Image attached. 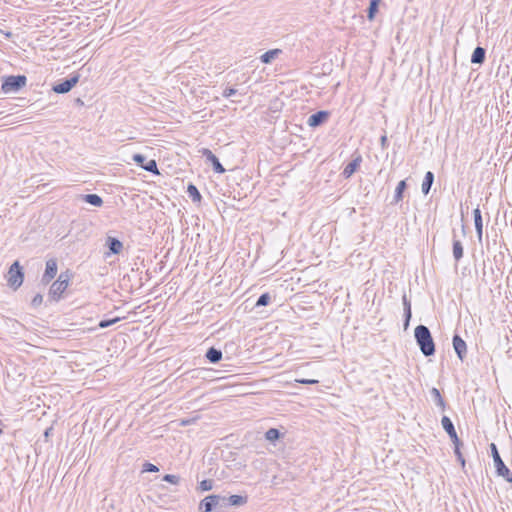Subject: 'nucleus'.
Here are the masks:
<instances>
[{
    "label": "nucleus",
    "instance_id": "obj_1",
    "mask_svg": "<svg viewBox=\"0 0 512 512\" xmlns=\"http://www.w3.org/2000/svg\"><path fill=\"white\" fill-rule=\"evenodd\" d=\"M414 337L420 351L426 357L435 354V343L429 328L425 325H418L414 330Z\"/></svg>",
    "mask_w": 512,
    "mask_h": 512
},
{
    "label": "nucleus",
    "instance_id": "obj_2",
    "mask_svg": "<svg viewBox=\"0 0 512 512\" xmlns=\"http://www.w3.org/2000/svg\"><path fill=\"white\" fill-rule=\"evenodd\" d=\"M70 278L71 274L69 270L60 273L58 279L52 283L49 289L48 295L52 300L58 301L61 298L62 294L65 292L69 285Z\"/></svg>",
    "mask_w": 512,
    "mask_h": 512
},
{
    "label": "nucleus",
    "instance_id": "obj_3",
    "mask_svg": "<svg viewBox=\"0 0 512 512\" xmlns=\"http://www.w3.org/2000/svg\"><path fill=\"white\" fill-rule=\"evenodd\" d=\"M198 509L201 512H222L224 509L223 495L211 494L202 499Z\"/></svg>",
    "mask_w": 512,
    "mask_h": 512
},
{
    "label": "nucleus",
    "instance_id": "obj_4",
    "mask_svg": "<svg viewBox=\"0 0 512 512\" xmlns=\"http://www.w3.org/2000/svg\"><path fill=\"white\" fill-rule=\"evenodd\" d=\"M25 75H11L3 79L1 89L4 93L17 92L26 85Z\"/></svg>",
    "mask_w": 512,
    "mask_h": 512
},
{
    "label": "nucleus",
    "instance_id": "obj_5",
    "mask_svg": "<svg viewBox=\"0 0 512 512\" xmlns=\"http://www.w3.org/2000/svg\"><path fill=\"white\" fill-rule=\"evenodd\" d=\"M24 279L23 268L20 266L18 261H15L9 268L7 275L8 285L14 290L18 289Z\"/></svg>",
    "mask_w": 512,
    "mask_h": 512
},
{
    "label": "nucleus",
    "instance_id": "obj_6",
    "mask_svg": "<svg viewBox=\"0 0 512 512\" xmlns=\"http://www.w3.org/2000/svg\"><path fill=\"white\" fill-rule=\"evenodd\" d=\"M80 75L73 74L70 78L64 79L59 83H56L52 87V91L57 94H65L72 90V88L79 82Z\"/></svg>",
    "mask_w": 512,
    "mask_h": 512
},
{
    "label": "nucleus",
    "instance_id": "obj_7",
    "mask_svg": "<svg viewBox=\"0 0 512 512\" xmlns=\"http://www.w3.org/2000/svg\"><path fill=\"white\" fill-rule=\"evenodd\" d=\"M201 152L206 161L212 165L215 173L223 174L226 171L223 165L220 163L218 157L211 150L208 148H203Z\"/></svg>",
    "mask_w": 512,
    "mask_h": 512
},
{
    "label": "nucleus",
    "instance_id": "obj_8",
    "mask_svg": "<svg viewBox=\"0 0 512 512\" xmlns=\"http://www.w3.org/2000/svg\"><path fill=\"white\" fill-rule=\"evenodd\" d=\"M57 261L56 259H49L46 261V267L42 276L41 282L47 285L57 274Z\"/></svg>",
    "mask_w": 512,
    "mask_h": 512
},
{
    "label": "nucleus",
    "instance_id": "obj_9",
    "mask_svg": "<svg viewBox=\"0 0 512 512\" xmlns=\"http://www.w3.org/2000/svg\"><path fill=\"white\" fill-rule=\"evenodd\" d=\"M330 113L325 110L317 111L316 113L309 116L307 124L310 127L316 128L323 125L329 118Z\"/></svg>",
    "mask_w": 512,
    "mask_h": 512
},
{
    "label": "nucleus",
    "instance_id": "obj_10",
    "mask_svg": "<svg viewBox=\"0 0 512 512\" xmlns=\"http://www.w3.org/2000/svg\"><path fill=\"white\" fill-rule=\"evenodd\" d=\"M453 348L458 358L463 361L467 354V345L466 342L461 338L460 335L454 334L452 339Z\"/></svg>",
    "mask_w": 512,
    "mask_h": 512
},
{
    "label": "nucleus",
    "instance_id": "obj_11",
    "mask_svg": "<svg viewBox=\"0 0 512 512\" xmlns=\"http://www.w3.org/2000/svg\"><path fill=\"white\" fill-rule=\"evenodd\" d=\"M105 246L109 249L108 254L119 255L123 250V243L115 237L107 236Z\"/></svg>",
    "mask_w": 512,
    "mask_h": 512
},
{
    "label": "nucleus",
    "instance_id": "obj_12",
    "mask_svg": "<svg viewBox=\"0 0 512 512\" xmlns=\"http://www.w3.org/2000/svg\"><path fill=\"white\" fill-rule=\"evenodd\" d=\"M402 304H403V311H404L403 327H404V330H407L410 325V320L412 318V308H411V301L408 299V297L405 293L402 296Z\"/></svg>",
    "mask_w": 512,
    "mask_h": 512
},
{
    "label": "nucleus",
    "instance_id": "obj_13",
    "mask_svg": "<svg viewBox=\"0 0 512 512\" xmlns=\"http://www.w3.org/2000/svg\"><path fill=\"white\" fill-rule=\"evenodd\" d=\"M247 500V496L242 495L223 496L224 508L229 506H242L247 503Z\"/></svg>",
    "mask_w": 512,
    "mask_h": 512
},
{
    "label": "nucleus",
    "instance_id": "obj_14",
    "mask_svg": "<svg viewBox=\"0 0 512 512\" xmlns=\"http://www.w3.org/2000/svg\"><path fill=\"white\" fill-rule=\"evenodd\" d=\"M362 162L361 155H357L351 162H349L346 167L344 168L342 175L344 178H350L356 170L359 168L360 164Z\"/></svg>",
    "mask_w": 512,
    "mask_h": 512
},
{
    "label": "nucleus",
    "instance_id": "obj_15",
    "mask_svg": "<svg viewBox=\"0 0 512 512\" xmlns=\"http://www.w3.org/2000/svg\"><path fill=\"white\" fill-rule=\"evenodd\" d=\"M473 217H474V225H475L477 238H478V241L481 242L482 235H483V220H482L481 210L479 209V207H477L473 210Z\"/></svg>",
    "mask_w": 512,
    "mask_h": 512
},
{
    "label": "nucleus",
    "instance_id": "obj_16",
    "mask_svg": "<svg viewBox=\"0 0 512 512\" xmlns=\"http://www.w3.org/2000/svg\"><path fill=\"white\" fill-rule=\"evenodd\" d=\"M407 187L408 185L406 180H401L397 184L391 204H398L403 200L404 192L406 191Z\"/></svg>",
    "mask_w": 512,
    "mask_h": 512
},
{
    "label": "nucleus",
    "instance_id": "obj_17",
    "mask_svg": "<svg viewBox=\"0 0 512 512\" xmlns=\"http://www.w3.org/2000/svg\"><path fill=\"white\" fill-rule=\"evenodd\" d=\"M485 58L486 50L481 46H477L471 55V63L481 65L484 63Z\"/></svg>",
    "mask_w": 512,
    "mask_h": 512
},
{
    "label": "nucleus",
    "instance_id": "obj_18",
    "mask_svg": "<svg viewBox=\"0 0 512 512\" xmlns=\"http://www.w3.org/2000/svg\"><path fill=\"white\" fill-rule=\"evenodd\" d=\"M430 396H431L433 402L435 403V405L437 407H439L442 411H445L446 403H445L439 389H437L436 387H432L430 389Z\"/></svg>",
    "mask_w": 512,
    "mask_h": 512
},
{
    "label": "nucleus",
    "instance_id": "obj_19",
    "mask_svg": "<svg viewBox=\"0 0 512 512\" xmlns=\"http://www.w3.org/2000/svg\"><path fill=\"white\" fill-rule=\"evenodd\" d=\"M433 182H434V173L431 171H427L424 176L422 185H421V190L424 195L429 194L431 187L433 185Z\"/></svg>",
    "mask_w": 512,
    "mask_h": 512
},
{
    "label": "nucleus",
    "instance_id": "obj_20",
    "mask_svg": "<svg viewBox=\"0 0 512 512\" xmlns=\"http://www.w3.org/2000/svg\"><path fill=\"white\" fill-rule=\"evenodd\" d=\"M205 357L210 363H218L222 359V351L215 347H210L206 351Z\"/></svg>",
    "mask_w": 512,
    "mask_h": 512
},
{
    "label": "nucleus",
    "instance_id": "obj_21",
    "mask_svg": "<svg viewBox=\"0 0 512 512\" xmlns=\"http://www.w3.org/2000/svg\"><path fill=\"white\" fill-rule=\"evenodd\" d=\"M282 53L281 49H271L266 51L260 56V60L264 64H270L274 59H276Z\"/></svg>",
    "mask_w": 512,
    "mask_h": 512
},
{
    "label": "nucleus",
    "instance_id": "obj_22",
    "mask_svg": "<svg viewBox=\"0 0 512 512\" xmlns=\"http://www.w3.org/2000/svg\"><path fill=\"white\" fill-rule=\"evenodd\" d=\"M81 199L95 207H101L103 205V199L97 194H84L81 195Z\"/></svg>",
    "mask_w": 512,
    "mask_h": 512
},
{
    "label": "nucleus",
    "instance_id": "obj_23",
    "mask_svg": "<svg viewBox=\"0 0 512 512\" xmlns=\"http://www.w3.org/2000/svg\"><path fill=\"white\" fill-rule=\"evenodd\" d=\"M381 0H370L369 7L367 9V18L369 21H373L379 10V4Z\"/></svg>",
    "mask_w": 512,
    "mask_h": 512
},
{
    "label": "nucleus",
    "instance_id": "obj_24",
    "mask_svg": "<svg viewBox=\"0 0 512 512\" xmlns=\"http://www.w3.org/2000/svg\"><path fill=\"white\" fill-rule=\"evenodd\" d=\"M453 257L458 262L464 254L463 245L460 240L453 239Z\"/></svg>",
    "mask_w": 512,
    "mask_h": 512
},
{
    "label": "nucleus",
    "instance_id": "obj_25",
    "mask_svg": "<svg viewBox=\"0 0 512 512\" xmlns=\"http://www.w3.org/2000/svg\"><path fill=\"white\" fill-rule=\"evenodd\" d=\"M187 193H188L189 197L192 199V201L195 203L200 202L202 199V196H201L198 188L192 183L188 184Z\"/></svg>",
    "mask_w": 512,
    "mask_h": 512
},
{
    "label": "nucleus",
    "instance_id": "obj_26",
    "mask_svg": "<svg viewBox=\"0 0 512 512\" xmlns=\"http://www.w3.org/2000/svg\"><path fill=\"white\" fill-rule=\"evenodd\" d=\"M283 436H284V434L281 433L280 430L277 429V428H269L265 432V439L270 441V442H275V441L279 440Z\"/></svg>",
    "mask_w": 512,
    "mask_h": 512
},
{
    "label": "nucleus",
    "instance_id": "obj_27",
    "mask_svg": "<svg viewBox=\"0 0 512 512\" xmlns=\"http://www.w3.org/2000/svg\"><path fill=\"white\" fill-rule=\"evenodd\" d=\"M441 425L447 434L454 432L455 427L452 420L448 416H443L441 419Z\"/></svg>",
    "mask_w": 512,
    "mask_h": 512
},
{
    "label": "nucleus",
    "instance_id": "obj_28",
    "mask_svg": "<svg viewBox=\"0 0 512 512\" xmlns=\"http://www.w3.org/2000/svg\"><path fill=\"white\" fill-rule=\"evenodd\" d=\"M142 168L150 173L159 174L157 163L153 159L147 161L145 165H142Z\"/></svg>",
    "mask_w": 512,
    "mask_h": 512
},
{
    "label": "nucleus",
    "instance_id": "obj_29",
    "mask_svg": "<svg viewBox=\"0 0 512 512\" xmlns=\"http://www.w3.org/2000/svg\"><path fill=\"white\" fill-rule=\"evenodd\" d=\"M271 301V296L269 293H263L259 296L256 301L255 307L267 306Z\"/></svg>",
    "mask_w": 512,
    "mask_h": 512
},
{
    "label": "nucleus",
    "instance_id": "obj_30",
    "mask_svg": "<svg viewBox=\"0 0 512 512\" xmlns=\"http://www.w3.org/2000/svg\"><path fill=\"white\" fill-rule=\"evenodd\" d=\"M120 320H121L120 317H115L113 319H103L99 322L98 326H99V328L104 329V328H107V327L119 322Z\"/></svg>",
    "mask_w": 512,
    "mask_h": 512
},
{
    "label": "nucleus",
    "instance_id": "obj_31",
    "mask_svg": "<svg viewBox=\"0 0 512 512\" xmlns=\"http://www.w3.org/2000/svg\"><path fill=\"white\" fill-rule=\"evenodd\" d=\"M213 484L214 482L211 479L202 480L199 484V490L210 491L213 488Z\"/></svg>",
    "mask_w": 512,
    "mask_h": 512
},
{
    "label": "nucleus",
    "instance_id": "obj_32",
    "mask_svg": "<svg viewBox=\"0 0 512 512\" xmlns=\"http://www.w3.org/2000/svg\"><path fill=\"white\" fill-rule=\"evenodd\" d=\"M163 481L171 483V484H178L180 481V477L173 474H166L163 477Z\"/></svg>",
    "mask_w": 512,
    "mask_h": 512
},
{
    "label": "nucleus",
    "instance_id": "obj_33",
    "mask_svg": "<svg viewBox=\"0 0 512 512\" xmlns=\"http://www.w3.org/2000/svg\"><path fill=\"white\" fill-rule=\"evenodd\" d=\"M133 160L141 168H142V165H145V163H146V157L143 154H139V153H136L133 155Z\"/></svg>",
    "mask_w": 512,
    "mask_h": 512
},
{
    "label": "nucleus",
    "instance_id": "obj_34",
    "mask_svg": "<svg viewBox=\"0 0 512 512\" xmlns=\"http://www.w3.org/2000/svg\"><path fill=\"white\" fill-rule=\"evenodd\" d=\"M460 446L461 445H457V446H454V453L457 457V460L461 463L462 466L465 465V459L461 453V450H460Z\"/></svg>",
    "mask_w": 512,
    "mask_h": 512
},
{
    "label": "nucleus",
    "instance_id": "obj_35",
    "mask_svg": "<svg viewBox=\"0 0 512 512\" xmlns=\"http://www.w3.org/2000/svg\"><path fill=\"white\" fill-rule=\"evenodd\" d=\"M143 471L144 472H158L159 468L152 463L146 462L143 465Z\"/></svg>",
    "mask_w": 512,
    "mask_h": 512
},
{
    "label": "nucleus",
    "instance_id": "obj_36",
    "mask_svg": "<svg viewBox=\"0 0 512 512\" xmlns=\"http://www.w3.org/2000/svg\"><path fill=\"white\" fill-rule=\"evenodd\" d=\"M42 302H43V296L38 293L33 297L32 301H31V305L33 307H38L42 304Z\"/></svg>",
    "mask_w": 512,
    "mask_h": 512
},
{
    "label": "nucleus",
    "instance_id": "obj_37",
    "mask_svg": "<svg viewBox=\"0 0 512 512\" xmlns=\"http://www.w3.org/2000/svg\"><path fill=\"white\" fill-rule=\"evenodd\" d=\"M448 436L450 437V439H451L452 443L454 444V446L462 445V442L459 439L456 430L454 432L449 433Z\"/></svg>",
    "mask_w": 512,
    "mask_h": 512
},
{
    "label": "nucleus",
    "instance_id": "obj_38",
    "mask_svg": "<svg viewBox=\"0 0 512 512\" xmlns=\"http://www.w3.org/2000/svg\"><path fill=\"white\" fill-rule=\"evenodd\" d=\"M237 93V90L232 87H227L224 89L222 96L225 98H229Z\"/></svg>",
    "mask_w": 512,
    "mask_h": 512
},
{
    "label": "nucleus",
    "instance_id": "obj_39",
    "mask_svg": "<svg viewBox=\"0 0 512 512\" xmlns=\"http://www.w3.org/2000/svg\"><path fill=\"white\" fill-rule=\"evenodd\" d=\"M295 381L297 383L305 384V385H314V384H317L319 382L316 379H306V378L296 379Z\"/></svg>",
    "mask_w": 512,
    "mask_h": 512
},
{
    "label": "nucleus",
    "instance_id": "obj_40",
    "mask_svg": "<svg viewBox=\"0 0 512 512\" xmlns=\"http://www.w3.org/2000/svg\"><path fill=\"white\" fill-rule=\"evenodd\" d=\"M380 145L382 149H386L388 147V138L386 134L380 137Z\"/></svg>",
    "mask_w": 512,
    "mask_h": 512
},
{
    "label": "nucleus",
    "instance_id": "obj_41",
    "mask_svg": "<svg viewBox=\"0 0 512 512\" xmlns=\"http://www.w3.org/2000/svg\"><path fill=\"white\" fill-rule=\"evenodd\" d=\"M0 33H3L6 38H11L12 37V32H10V31H8V32L0 31Z\"/></svg>",
    "mask_w": 512,
    "mask_h": 512
},
{
    "label": "nucleus",
    "instance_id": "obj_42",
    "mask_svg": "<svg viewBox=\"0 0 512 512\" xmlns=\"http://www.w3.org/2000/svg\"><path fill=\"white\" fill-rule=\"evenodd\" d=\"M2 433V422L0 421V434Z\"/></svg>",
    "mask_w": 512,
    "mask_h": 512
}]
</instances>
